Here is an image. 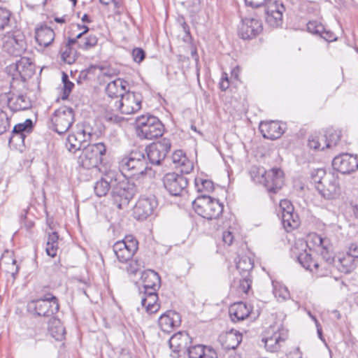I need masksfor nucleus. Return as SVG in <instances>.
Here are the masks:
<instances>
[{"mask_svg":"<svg viewBox=\"0 0 358 358\" xmlns=\"http://www.w3.org/2000/svg\"><path fill=\"white\" fill-rule=\"evenodd\" d=\"M314 241L317 245V252L322 261L318 262L313 259L308 248V243L303 240H298L291 248V257L297 262L306 270L315 273L317 276L327 275L333 268L336 256H334L332 245L326 238L315 235Z\"/></svg>","mask_w":358,"mask_h":358,"instance_id":"obj_1","label":"nucleus"},{"mask_svg":"<svg viewBox=\"0 0 358 358\" xmlns=\"http://www.w3.org/2000/svg\"><path fill=\"white\" fill-rule=\"evenodd\" d=\"M94 189L95 194L99 197L106 196L111 189L113 200L120 209L127 206L137 192V187L134 183L129 182L127 179L121 180L120 176H117L112 171L107 173L104 178L98 180Z\"/></svg>","mask_w":358,"mask_h":358,"instance_id":"obj_2","label":"nucleus"},{"mask_svg":"<svg viewBox=\"0 0 358 358\" xmlns=\"http://www.w3.org/2000/svg\"><path fill=\"white\" fill-rule=\"evenodd\" d=\"M311 182L318 193L325 199H334L340 194L341 187L336 173L326 172L324 169L312 171Z\"/></svg>","mask_w":358,"mask_h":358,"instance_id":"obj_3","label":"nucleus"},{"mask_svg":"<svg viewBox=\"0 0 358 358\" xmlns=\"http://www.w3.org/2000/svg\"><path fill=\"white\" fill-rule=\"evenodd\" d=\"M119 169L125 177H138L147 173L151 169L143 150H134L122 157Z\"/></svg>","mask_w":358,"mask_h":358,"instance_id":"obj_4","label":"nucleus"},{"mask_svg":"<svg viewBox=\"0 0 358 358\" xmlns=\"http://www.w3.org/2000/svg\"><path fill=\"white\" fill-rule=\"evenodd\" d=\"M106 146L103 143L88 144L82 149L78 158V164L82 174V171H96L103 161V156L106 155Z\"/></svg>","mask_w":358,"mask_h":358,"instance_id":"obj_5","label":"nucleus"},{"mask_svg":"<svg viewBox=\"0 0 358 358\" xmlns=\"http://www.w3.org/2000/svg\"><path fill=\"white\" fill-rule=\"evenodd\" d=\"M192 206L199 215L207 220L217 219L224 208L223 204L219 200L206 194L198 196L192 201Z\"/></svg>","mask_w":358,"mask_h":358,"instance_id":"obj_6","label":"nucleus"},{"mask_svg":"<svg viewBox=\"0 0 358 358\" xmlns=\"http://www.w3.org/2000/svg\"><path fill=\"white\" fill-rule=\"evenodd\" d=\"M29 313L44 317H53L59 308L58 299L51 293L43 297L30 301L27 306Z\"/></svg>","mask_w":358,"mask_h":358,"instance_id":"obj_7","label":"nucleus"},{"mask_svg":"<svg viewBox=\"0 0 358 358\" xmlns=\"http://www.w3.org/2000/svg\"><path fill=\"white\" fill-rule=\"evenodd\" d=\"M136 132L141 138L152 140L162 136L164 125L153 115H141L136 118Z\"/></svg>","mask_w":358,"mask_h":358,"instance_id":"obj_8","label":"nucleus"},{"mask_svg":"<svg viewBox=\"0 0 358 358\" xmlns=\"http://www.w3.org/2000/svg\"><path fill=\"white\" fill-rule=\"evenodd\" d=\"M245 4L252 8L266 6V21L273 27H278L282 23V13L285 8L282 3L271 0H244Z\"/></svg>","mask_w":358,"mask_h":358,"instance_id":"obj_9","label":"nucleus"},{"mask_svg":"<svg viewBox=\"0 0 358 358\" xmlns=\"http://www.w3.org/2000/svg\"><path fill=\"white\" fill-rule=\"evenodd\" d=\"M74 111L71 108L62 106L52 115L50 128L59 134L66 133L75 121Z\"/></svg>","mask_w":358,"mask_h":358,"instance_id":"obj_10","label":"nucleus"},{"mask_svg":"<svg viewBox=\"0 0 358 358\" xmlns=\"http://www.w3.org/2000/svg\"><path fill=\"white\" fill-rule=\"evenodd\" d=\"M1 40L3 50L10 55L20 56L26 49L25 36L19 29L8 31Z\"/></svg>","mask_w":358,"mask_h":358,"instance_id":"obj_11","label":"nucleus"},{"mask_svg":"<svg viewBox=\"0 0 358 358\" xmlns=\"http://www.w3.org/2000/svg\"><path fill=\"white\" fill-rule=\"evenodd\" d=\"M92 136V129L89 124L77 125L76 132L70 134L66 140V148L73 153L82 150L85 143L90 141Z\"/></svg>","mask_w":358,"mask_h":358,"instance_id":"obj_12","label":"nucleus"},{"mask_svg":"<svg viewBox=\"0 0 358 358\" xmlns=\"http://www.w3.org/2000/svg\"><path fill=\"white\" fill-rule=\"evenodd\" d=\"M357 259H358V244L352 243L346 252L339 253L336 256L333 268L335 267L341 273H350L356 268Z\"/></svg>","mask_w":358,"mask_h":358,"instance_id":"obj_13","label":"nucleus"},{"mask_svg":"<svg viewBox=\"0 0 358 358\" xmlns=\"http://www.w3.org/2000/svg\"><path fill=\"white\" fill-rule=\"evenodd\" d=\"M163 184L166 191L174 196H182L187 192L188 180L183 173H168L163 178Z\"/></svg>","mask_w":358,"mask_h":358,"instance_id":"obj_14","label":"nucleus"},{"mask_svg":"<svg viewBox=\"0 0 358 358\" xmlns=\"http://www.w3.org/2000/svg\"><path fill=\"white\" fill-rule=\"evenodd\" d=\"M138 250V241L132 236H127L122 241H117L113 250L120 262L129 261Z\"/></svg>","mask_w":358,"mask_h":358,"instance_id":"obj_15","label":"nucleus"},{"mask_svg":"<svg viewBox=\"0 0 358 358\" xmlns=\"http://www.w3.org/2000/svg\"><path fill=\"white\" fill-rule=\"evenodd\" d=\"M171 147V141L164 138L147 147V158L152 164L159 165L165 159Z\"/></svg>","mask_w":358,"mask_h":358,"instance_id":"obj_16","label":"nucleus"},{"mask_svg":"<svg viewBox=\"0 0 358 358\" xmlns=\"http://www.w3.org/2000/svg\"><path fill=\"white\" fill-rule=\"evenodd\" d=\"M157 206L158 202L155 196H143L136 203L134 216L138 220H145L154 213Z\"/></svg>","mask_w":358,"mask_h":358,"instance_id":"obj_17","label":"nucleus"},{"mask_svg":"<svg viewBox=\"0 0 358 358\" xmlns=\"http://www.w3.org/2000/svg\"><path fill=\"white\" fill-rule=\"evenodd\" d=\"M192 338L186 331H178L169 340V348L173 358H179L182 355H185L186 351L190 346Z\"/></svg>","mask_w":358,"mask_h":358,"instance_id":"obj_18","label":"nucleus"},{"mask_svg":"<svg viewBox=\"0 0 358 358\" xmlns=\"http://www.w3.org/2000/svg\"><path fill=\"white\" fill-rule=\"evenodd\" d=\"M281 212V220L283 227L287 231L296 229L300 224V220L298 214L294 212L292 203L283 199L280 202Z\"/></svg>","mask_w":358,"mask_h":358,"instance_id":"obj_19","label":"nucleus"},{"mask_svg":"<svg viewBox=\"0 0 358 358\" xmlns=\"http://www.w3.org/2000/svg\"><path fill=\"white\" fill-rule=\"evenodd\" d=\"M332 166L335 170L343 174H350L358 169V157L356 155L343 153L334 158Z\"/></svg>","mask_w":358,"mask_h":358,"instance_id":"obj_20","label":"nucleus"},{"mask_svg":"<svg viewBox=\"0 0 358 358\" xmlns=\"http://www.w3.org/2000/svg\"><path fill=\"white\" fill-rule=\"evenodd\" d=\"M141 96L138 93L127 92L118 101L117 108L122 114L130 115L136 113L141 108Z\"/></svg>","mask_w":358,"mask_h":358,"instance_id":"obj_21","label":"nucleus"},{"mask_svg":"<svg viewBox=\"0 0 358 358\" xmlns=\"http://www.w3.org/2000/svg\"><path fill=\"white\" fill-rule=\"evenodd\" d=\"M262 23L254 17H245L238 29L239 36L244 40H249L257 36L262 31Z\"/></svg>","mask_w":358,"mask_h":358,"instance_id":"obj_22","label":"nucleus"},{"mask_svg":"<svg viewBox=\"0 0 358 358\" xmlns=\"http://www.w3.org/2000/svg\"><path fill=\"white\" fill-rule=\"evenodd\" d=\"M286 124L277 121L262 122L259 130L264 138L271 140L279 138L285 132Z\"/></svg>","mask_w":358,"mask_h":358,"instance_id":"obj_23","label":"nucleus"},{"mask_svg":"<svg viewBox=\"0 0 358 358\" xmlns=\"http://www.w3.org/2000/svg\"><path fill=\"white\" fill-rule=\"evenodd\" d=\"M265 187L269 192L275 193L284 184L283 171L278 168H273L267 171Z\"/></svg>","mask_w":358,"mask_h":358,"instance_id":"obj_24","label":"nucleus"},{"mask_svg":"<svg viewBox=\"0 0 358 358\" xmlns=\"http://www.w3.org/2000/svg\"><path fill=\"white\" fill-rule=\"evenodd\" d=\"M158 324L163 331L170 332L173 328L180 325L181 317L176 311L168 310L159 317Z\"/></svg>","mask_w":358,"mask_h":358,"instance_id":"obj_25","label":"nucleus"},{"mask_svg":"<svg viewBox=\"0 0 358 358\" xmlns=\"http://www.w3.org/2000/svg\"><path fill=\"white\" fill-rule=\"evenodd\" d=\"M33 127L34 123L31 119H27L24 122L15 125L12 131V135L9 138V143L13 142L17 144L20 142H24L26 135L31 132Z\"/></svg>","mask_w":358,"mask_h":358,"instance_id":"obj_26","label":"nucleus"},{"mask_svg":"<svg viewBox=\"0 0 358 358\" xmlns=\"http://www.w3.org/2000/svg\"><path fill=\"white\" fill-rule=\"evenodd\" d=\"M144 292H157L160 287V277L157 273L151 269L143 271L141 275Z\"/></svg>","mask_w":358,"mask_h":358,"instance_id":"obj_27","label":"nucleus"},{"mask_svg":"<svg viewBox=\"0 0 358 358\" xmlns=\"http://www.w3.org/2000/svg\"><path fill=\"white\" fill-rule=\"evenodd\" d=\"M172 161L175 164V167L180 169L182 173H189L193 168V162L190 161L185 154L180 150H176L172 155Z\"/></svg>","mask_w":358,"mask_h":358,"instance_id":"obj_28","label":"nucleus"},{"mask_svg":"<svg viewBox=\"0 0 358 358\" xmlns=\"http://www.w3.org/2000/svg\"><path fill=\"white\" fill-rule=\"evenodd\" d=\"M251 312L250 306L243 302L232 304L229 310V315L233 322H239L247 318Z\"/></svg>","mask_w":358,"mask_h":358,"instance_id":"obj_29","label":"nucleus"},{"mask_svg":"<svg viewBox=\"0 0 358 358\" xmlns=\"http://www.w3.org/2000/svg\"><path fill=\"white\" fill-rule=\"evenodd\" d=\"M36 40L39 45L48 47L54 41L55 32L50 27L44 25L36 29Z\"/></svg>","mask_w":358,"mask_h":358,"instance_id":"obj_30","label":"nucleus"},{"mask_svg":"<svg viewBox=\"0 0 358 358\" xmlns=\"http://www.w3.org/2000/svg\"><path fill=\"white\" fill-rule=\"evenodd\" d=\"M15 69L24 80L35 73L34 64L27 57H22L15 63Z\"/></svg>","mask_w":358,"mask_h":358,"instance_id":"obj_31","label":"nucleus"},{"mask_svg":"<svg viewBox=\"0 0 358 358\" xmlns=\"http://www.w3.org/2000/svg\"><path fill=\"white\" fill-rule=\"evenodd\" d=\"M127 82L122 79H116L109 83L106 88V94L111 98H117L124 96Z\"/></svg>","mask_w":358,"mask_h":358,"instance_id":"obj_32","label":"nucleus"},{"mask_svg":"<svg viewBox=\"0 0 358 358\" xmlns=\"http://www.w3.org/2000/svg\"><path fill=\"white\" fill-rule=\"evenodd\" d=\"M8 105L13 111L25 110L31 107V101L27 96L20 94L16 97L8 98Z\"/></svg>","mask_w":358,"mask_h":358,"instance_id":"obj_33","label":"nucleus"},{"mask_svg":"<svg viewBox=\"0 0 358 358\" xmlns=\"http://www.w3.org/2000/svg\"><path fill=\"white\" fill-rule=\"evenodd\" d=\"M158 299L157 292H144V296L141 299V305L149 313L157 312L159 305L157 303Z\"/></svg>","mask_w":358,"mask_h":358,"instance_id":"obj_34","label":"nucleus"},{"mask_svg":"<svg viewBox=\"0 0 358 358\" xmlns=\"http://www.w3.org/2000/svg\"><path fill=\"white\" fill-rule=\"evenodd\" d=\"M76 43V39H69L66 43L62 45L60 49L62 60L69 64H73L76 59V51L73 48Z\"/></svg>","mask_w":358,"mask_h":358,"instance_id":"obj_35","label":"nucleus"},{"mask_svg":"<svg viewBox=\"0 0 358 358\" xmlns=\"http://www.w3.org/2000/svg\"><path fill=\"white\" fill-rule=\"evenodd\" d=\"M285 337L286 336L280 332H274L272 336L262 338V341L267 350L275 352L280 348V343L284 341Z\"/></svg>","mask_w":358,"mask_h":358,"instance_id":"obj_36","label":"nucleus"},{"mask_svg":"<svg viewBox=\"0 0 358 358\" xmlns=\"http://www.w3.org/2000/svg\"><path fill=\"white\" fill-rule=\"evenodd\" d=\"M237 270L241 276H250V271L253 268V260L247 256L238 257V260L236 261Z\"/></svg>","mask_w":358,"mask_h":358,"instance_id":"obj_37","label":"nucleus"},{"mask_svg":"<svg viewBox=\"0 0 358 358\" xmlns=\"http://www.w3.org/2000/svg\"><path fill=\"white\" fill-rule=\"evenodd\" d=\"M49 331L51 336L57 341H62L65 336V328L59 320L52 318L49 324Z\"/></svg>","mask_w":358,"mask_h":358,"instance_id":"obj_38","label":"nucleus"},{"mask_svg":"<svg viewBox=\"0 0 358 358\" xmlns=\"http://www.w3.org/2000/svg\"><path fill=\"white\" fill-rule=\"evenodd\" d=\"M59 236L57 232L53 231L48 234L45 251L48 256L55 257L58 250Z\"/></svg>","mask_w":358,"mask_h":358,"instance_id":"obj_39","label":"nucleus"},{"mask_svg":"<svg viewBox=\"0 0 358 358\" xmlns=\"http://www.w3.org/2000/svg\"><path fill=\"white\" fill-rule=\"evenodd\" d=\"M267 171L262 166H252L250 170V175L252 180L265 186L266 181Z\"/></svg>","mask_w":358,"mask_h":358,"instance_id":"obj_40","label":"nucleus"},{"mask_svg":"<svg viewBox=\"0 0 358 358\" xmlns=\"http://www.w3.org/2000/svg\"><path fill=\"white\" fill-rule=\"evenodd\" d=\"M273 294L278 301L282 302L289 299L290 294L287 287L278 282H273Z\"/></svg>","mask_w":358,"mask_h":358,"instance_id":"obj_41","label":"nucleus"},{"mask_svg":"<svg viewBox=\"0 0 358 358\" xmlns=\"http://www.w3.org/2000/svg\"><path fill=\"white\" fill-rule=\"evenodd\" d=\"M195 187L198 192L210 193L213 191V182L208 179L197 177L194 180Z\"/></svg>","mask_w":358,"mask_h":358,"instance_id":"obj_42","label":"nucleus"},{"mask_svg":"<svg viewBox=\"0 0 358 358\" xmlns=\"http://www.w3.org/2000/svg\"><path fill=\"white\" fill-rule=\"evenodd\" d=\"M11 16L10 10L0 6V31L11 27Z\"/></svg>","mask_w":358,"mask_h":358,"instance_id":"obj_43","label":"nucleus"},{"mask_svg":"<svg viewBox=\"0 0 358 358\" xmlns=\"http://www.w3.org/2000/svg\"><path fill=\"white\" fill-rule=\"evenodd\" d=\"M323 136L327 141V144H325L328 148L336 146L341 140V131L334 129H330L326 132Z\"/></svg>","mask_w":358,"mask_h":358,"instance_id":"obj_44","label":"nucleus"},{"mask_svg":"<svg viewBox=\"0 0 358 358\" xmlns=\"http://www.w3.org/2000/svg\"><path fill=\"white\" fill-rule=\"evenodd\" d=\"M242 341V334L239 333H230L227 336L226 346L228 350H234Z\"/></svg>","mask_w":358,"mask_h":358,"instance_id":"obj_45","label":"nucleus"},{"mask_svg":"<svg viewBox=\"0 0 358 358\" xmlns=\"http://www.w3.org/2000/svg\"><path fill=\"white\" fill-rule=\"evenodd\" d=\"M97 41V37L95 35L91 34L84 40H81L80 42L78 43V47L83 50H89L94 47Z\"/></svg>","mask_w":358,"mask_h":358,"instance_id":"obj_46","label":"nucleus"},{"mask_svg":"<svg viewBox=\"0 0 358 358\" xmlns=\"http://www.w3.org/2000/svg\"><path fill=\"white\" fill-rule=\"evenodd\" d=\"M144 268L143 262L138 260L131 261L127 266V272L130 275H136L138 273L143 272L141 269Z\"/></svg>","mask_w":358,"mask_h":358,"instance_id":"obj_47","label":"nucleus"},{"mask_svg":"<svg viewBox=\"0 0 358 358\" xmlns=\"http://www.w3.org/2000/svg\"><path fill=\"white\" fill-rule=\"evenodd\" d=\"M324 27L321 22L317 20L309 21L307 24V30L313 34L320 36V33L324 31Z\"/></svg>","mask_w":358,"mask_h":358,"instance_id":"obj_48","label":"nucleus"},{"mask_svg":"<svg viewBox=\"0 0 358 358\" xmlns=\"http://www.w3.org/2000/svg\"><path fill=\"white\" fill-rule=\"evenodd\" d=\"M10 128V118L7 113L0 109V135Z\"/></svg>","mask_w":358,"mask_h":358,"instance_id":"obj_49","label":"nucleus"},{"mask_svg":"<svg viewBox=\"0 0 358 358\" xmlns=\"http://www.w3.org/2000/svg\"><path fill=\"white\" fill-rule=\"evenodd\" d=\"M62 83L64 84V90L62 98V99H66L71 92L74 84L69 80L68 75L64 73L62 75Z\"/></svg>","mask_w":358,"mask_h":358,"instance_id":"obj_50","label":"nucleus"},{"mask_svg":"<svg viewBox=\"0 0 358 358\" xmlns=\"http://www.w3.org/2000/svg\"><path fill=\"white\" fill-rule=\"evenodd\" d=\"M206 345H190L186 351L187 358H197L199 355L201 353L202 350H204Z\"/></svg>","mask_w":358,"mask_h":358,"instance_id":"obj_51","label":"nucleus"},{"mask_svg":"<svg viewBox=\"0 0 358 358\" xmlns=\"http://www.w3.org/2000/svg\"><path fill=\"white\" fill-rule=\"evenodd\" d=\"M320 141H322V143H325V138L323 136V135L320 136H311L308 139V145L310 148L315 150H320L319 148L320 146Z\"/></svg>","mask_w":358,"mask_h":358,"instance_id":"obj_52","label":"nucleus"},{"mask_svg":"<svg viewBox=\"0 0 358 358\" xmlns=\"http://www.w3.org/2000/svg\"><path fill=\"white\" fill-rule=\"evenodd\" d=\"M145 52L141 48H134L131 52V56L134 62L141 63L145 58Z\"/></svg>","mask_w":358,"mask_h":358,"instance_id":"obj_53","label":"nucleus"},{"mask_svg":"<svg viewBox=\"0 0 358 358\" xmlns=\"http://www.w3.org/2000/svg\"><path fill=\"white\" fill-rule=\"evenodd\" d=\"M252 280L250 276H241L239 280V287L241 290L244 293H248L251 287Z\"/></svg>","mask_w":358,"mask_h":358,"instance_id":"obj_54","label":"nucleus"},{"mask_svg":"<svg viewBox=\"0 0 358 358\" xmlns=\"http://www.w3.org/2000/svg\"><path fill=\"white\" fill-rule=\"evenodd\" d=\"M197 358H217V355L212 348L206 346Z\"/></svg>","mask_w":358,"mask_h":358,"instance_id":"obj_55","label":"nucleus"},{"mask_svg":"<svg viewBox=\"0 0 358 358\" xmlns=\"http://www.w3.org/2000/svg\"><path fill=\"white\" fill-rule=\"evenodd\" d=\"M234 240V231L231 228L229 229L223 231L222 233V241L223 242L227 245H231Z\"/></svg>","mask_w":358,"mask_h":358,"instance_id":"obj_56","label":"nucleus"},{"mask_svg":"<svg viewBox=\"0 0 358 358\" xmlns=\"http://www.w3.org/2000/svg\"><path fill=\"white\" fill-rule=\"evenodd\" d=\"M111 3L114 6V13L115 15H121L124 11V6L122 0H112Z\"/></svg>","mask_w":358,"mask_h":358,"instance_id":"obj_57","label":"nucleus"},{"mask_svg":"<svg viewBox=\"0 0 358 358\" xmlns=\"http://www.w3.org/2000/svg\"><path fill=\"white\" fill-rule=\"evenodd\" d=\"M320 36L328 41H332L336 39L334 33L331 32V31L326 30L324 27V31H322V33H320Z\"/></svg>","mask_w":358,"mask_h":358,"instance_id":"obj_58","label":"nucleus"},{"mask_svg":"<svg viewBox=\"0 0 358 358\" xmlns=\"http://www.w3.org/2000/svg\"><path fill=\"white\" fill-rule=\"evenodd\" d=\"M106 119L108 121L113 122L115 123H120L122 120V117L117 115H107Z\"/></svg>","mask_w":358,"mask_h":358,"instance_id":"obj_59","label":"nucleus"},{"mask_svg":"<svg viewBox=\"0 0 358 358\" xmlns=\"http://www.w3.org/2000/svg\"><path fill=\"white\" fill-rule=\"evenodd\" d=\"M219 85H220V88L221 89V90L225 91L229 87V81L227 80H220Z\"/></svg>","mask_w":358,"mask_h":358,"instance_id":"obj_60","label":"nucleus"},{"mask_svg":"<svg viewBox=\"0 0 358 358\" xmlns=\"http://www.w3.org/2000/svg\"><path fill=\"white\" fill-rule=\"evenodd\" d=\"M316 328H317V335L319 336V338L322 340V341H324V338H323V336H322V327L320 324V322L318 321H316Z\"/></svg>","mask_w":358,"mask_h":358,"instance_id":"obj_61","label":"nucleus"},{"mask_svg":"<svg viewBox=\"0 0 358 358\" xmlns=\"http://www.w3.org/2000/svg\"><path fill=\"white\" fill-rule=\"evenodd\" d=\"M239 73H240V69L238 66H236L235 68H234L231 72V77L234 78L235 79L238 78Z\"/></svg>","mask_w":358,"mask_h":358,"instance_id":"obj_62","label":"nucleus"},{"mask_svg":"<svg viewBox=\"0 0 358 358\" xmlns=\"http://www.w3.org/2000/svg\"><path fill=\"white\" fill-rule=\"evenodd\" d=\"M87 76V71H83L80 72L79 77H78V82H80V79H86Z\"/></svg>","mask_w":358,"mask_h":358,"instance_id":"obj_63","label":"nucleus"},{"mask_svg":"<svg viewBox=\"0 0 358 358\" xmlns=\"http://www.w3.org/2000/svg\"><path fill=\"white\" fill-rule=\"evenodd\" d=\"M81 20L83 22H86V23H90L92 22V20L90 19V17L87 14H84L83 16L82 17Z\"/></svg>","mask_w":358,"mask_h":358,"instance_id":"obj_64","label":"nucleus"}]
</instances>
